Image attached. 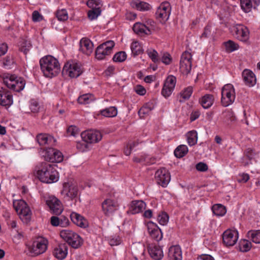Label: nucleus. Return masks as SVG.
Returning a JSON list of instances; mask_svg holds the SVG:
<instances>
[{"label":"nucleus","instance_id":"f3484780","mask_svg":"<svg viewBox=\"0 0 260 260\" xmlns=\"http://www.w3.org/2000/svg\"><path fill=\"white\" fill-rule=\"evenodd\" d=\"M46 204L53 214L59 215L62 213L63 208L61 202L55 197H49L46 200Z\"/></svg>","mask_w":260,"mask_h":260},{"label":"nucleus","instance_id":"39448f33","mask_svg":"<svg viewBox=\"0 0 260 260\" xmlns=\"http://www.w3.org/2000/svg\"><path fill=\"white\" fill-rule=\"evenodd\" d=\"M60 236L74 248H78L82 244L81 237L72 231L62 230L60 233Z\"/></svg>","mask_w":260,"mask_h":260},{"label":"nucleus","instance_id":"2f4dec72","mask_svg":"<svg viewBox=\"0 0 260 260\" xmlns=\"http://www.w3.org/2000/svg\"><path fill=\"white\" fill-rule=\"evenodd\" d=\"M214 97L212 94H206L200 100V103L205 109L210 108L213 104Z\"/></svg>","mask_w":260,"mask_h":260},{"label":"nucleus","instance_id":"dca6fc26","mask_svg":"<svg viewBox=\"0 0 260 260\" xmlns=\"http://www.w3.org/2000/svg\"><path fill=\"white\" fill-rule=\"evenodd\" d=\"M238 239V233L237 231L228 229L222 234L223 243L226 246H234L236 243Z\"/></svg>","mask_w":260,"mask_h":260},{"label":"nucleus","instance_id":"1a4fd4ad","mask_svg":"<svg viewBox=\"0 0 260 260\" xmlns=\"http://www.w3.org/2000/svg\"><path fill=\"white\" fill-rule=\"evenodd\" d=\"M171 13V7L167 2L162 3L157 8L155 13L156 18L160 22L164 23L166 22L169 17Z\"/></svg>","mask_w":260,"mask_h":260},{"label":"nucleus","instance_id":"a18cd8bd","mask_svg":"<svg viewBox=\"0 0 260 260\" xmlns=\"http://www.w3.org/2000/svg\"><path fill=\"white\" fill-rule=\"evenodd\" d=\"M241 8L246 13L251 11L252 7L251 0H240Z\"/></svg>","mask_w":260,"mask_h":260},{"label":"nucleus","instance_id":"774afa93","mask_svg":"<svg viewBox=\"0 0 260 260\" xmlns=\"http://www.w3.org/2000/svg\"><path fill=\"white\" fill-rule=\"evenodd\" d=\"M211 34V26L209 25H207L204 29V31L202 35V37L207 38Z\"/></svg>","mask_w":260,"mask_h":260},{"label":"nucleus","instance_id":"e433bc0d","mask_svg":"<svg viewBox=\"0 0 260 260\" xmlns=\"http://www.w3.org/2000/svg\"><path fill=\"white\" fill-rule=\"evenodd\" d=\"M168 256L170 260H178L179 257V246H172L169 249Z\"/></svg>","mask_w":260,"mask_h":260},{"label":"nucleus","instance_id":"bf43d9fd","mask_svg":"<svg viewBox=\"0 0 260 260\" xmlns=\"http://www.w3.org/2000/svg\"><path fill=\"white\" fill-rule=\"evenodd\" d=\"M121 239L119 236L111 238L109 240V244L112 246L118 245L121 243Z\"/></svg>","mask_w":260,"mask_h":260},{"label":"nucleus","instance_id":"aec40b11","mask_svg":"<svg viewBox=\"0 0 260 260\" xmlns=\"http://www.w3.org/2000/svg\"><path fill=\"white\" fill-rule=\"evenodd\" d=\"M68 245L66 243H60L53 250V255L58 259H64L68 254Z\"/></svg>","mask_w":260,"mask_h":260},{"label":"nucleus","instance_id":"423d86ee","mask_svg":"<svg viewBox=\"0 0 260 260\" xmlns=\"http://www.w3.org/2000/svg\"><path fill=\"white\" fill-rule=\"evenodd\" d=\"M235 92L233 85L228 84L225 85L222 88L221 100L222 105L227 107L232 104L235 101Z\"/></svg>","mask_w":260,"mask_h":260},{"label":"nucleus","instance_id":"680f3d73","mask_svg":"<svg viewBox=\"0 0 260 260\" xmlns=\"http://www.w3.org/2000/svg\"><path fill=\"white\" fill-rule=\"evenodd\" d=\"M100 2L99 0H89L87 2V5L88 7L91 8V9L98 8Z\"/></svg>","mask_w":260,"mask_h":260},{"label":"nucleus","instance_id":"0e129e2a","mask_svg":"<svg viewBox=\"0 0 260 260\" xmlns=\"http://www.w3.org/2000/svg\"><path fill=\"white\" fill-rule=\"evenodd\" d=\"M188 152V149L187 146L185 145H180V158L183 157Z\"/></svg>","mask_w":260,"mask_h":260},{"label":"nucleus","instance_id":"6e6552de","mask_svg":"<svg viewBox=\"0 0 260 260\" xmlns=\"http://www.w3.org/2000/svg\"><path fill=\"white\" fill-rule=\"evenodd\" d=\"M47 240L41 239L35 241L32 245L28 247V251L31 256H37L44 253L47 248Z\"/></svg>","mask_w":260,"mask_h":260},{"label":"nucleus","instance_id":"c9c22d12","mask_svg":"<svg viewBox=\"0 0 260 260\" xmlns=\"http://www.w3.org/2000/svg\"><path fill=\"white\" fill-rule=\"evenodd\" d=\"M102 115L106 117H115L117 114V109L115 107H110L100 111Z\"/></svg>","mask_w":260,"mask_h":260},{"label":"nucleus","instance_id":"bb28decb","mask_svg":"<svg viewBox=\"0 0 260 260\" xmlns=\"http://www.w3.org/2000/svg\"><path fill=\"white\" fill-rule=\"evenodd\" d=\"M72 221L77 225L85 228L88 226L87 220L82 216L76 212H72L70 215Z\"/></svg>","mask_w":260,"mask_h":260},{"label":"nucleus","instance_id":"393cba45","mask_svg":"<svg viewBox=\"0 0 260 260\" xmlns=\"http://www.w3.org/2000/svg\"><path fill=\"white\" fill-rule=\"evenodd\" d=\"M242 77L245 84L249 87L254 85L256 79L254 74L250 70L245 69L242 73Z\"/></svg>","mask_w":260,"mask_h":260},{"label":"nucleus","instance_id":"49530a36","mask_svg":"<svg viewBox=\"0 0 260 260\" xmlns=\"http://www.w3.org/2000/svg\"><path fill=\"white\" fill-rule=\"evenodd\" d=\"M101 13L100 7H98V8L91 9L88 12V17L91 20L96 19Z\"/></svg>","mask_w":260,"mask_h":260},{"label":"nucleus","instance_id":"8fccbe9b","mask_svg":"<svg viewBox=\"0 0 260 260\" xmlns=\"http://www.w3.org/2000/svg\"><path fill=\"white\" fill-rule=\"evenodd\" d=\"M56 15L58 19L60 21H65L68 18V14L65 9L58 10Z\"/></svg>","mask_w":260,"mask_h":260},{"label":"nucleus","instance_id":"2eb2a0df","mask_svg":"<svg viewBox=\"0 0 260 260\" xmlns=\"http://www.w3.org/2000/svg\"><path fill=\"white\" fill-rule=\"evenodd\" d=\"M176 84V78L173 76H169L166 79L161 90L162 95L165 97H169L173 91Z\"/></svg>","mask_w":260,"mask_h":260},{"label":"nucleus","instance_id":"4be33fe9","mask_svg":"<svg viewBox=\"0 0 260 260\" xmlns=\"http://www.w3.org/2000/svg\"><path fill=\"white\" fill-rule=\"evenodd\" d=\"M146 208V204L141 200H136L132 202L127 213L135 214L142 212Z\"/></svg>","mask_w":260,"mask_h":260},{"label":"nucleus","instance_id":"473e14b6","mask_svg":"<svg viewBox=\"0 0 260 260\" xmlns=\"http://www.w3.org/2000/svg\"><path fill=\"white\" fill-rule=\"evenodd\" d=\"M186 138L188 145L190 146H193L197 143V132L194 130L189 131L186 134Z\"/></svg>","mask_w":260,"mask_h":260},{"label":"nucleus","instance_id":"79ce46f5","mask_svg":"<svg viewBox=\"0 0 260 260\" xmlns=\"http://www.w3.org/2000/svg\"><path fill=\"white\" fill-rule=\"evenodd\" d=\"M19 46V50L23 52L25 54H26L30 49L31 45L30 41L22 40V41L20 42Z\"/></svg>","mask_w":260,"mask_h":260},{"label":"nucleus","instance_id":"72a5a7b5","mask_svg":"<svg viewBox=\"0 0 260 260\" xmlns=\"http://www.w3.org/2000/svg\"><path fill=\"white\" fill-rule=\"evenodd\" d=\"M223 121L228 125L236 120L234 112L231 110L225 111L223 113Z\"/></svg>","mask_w":260,"mask_h":260},{"label":"nucleus","instance_id":"7c9ffc66","mask_svg":"<svg viewBox=\"0 0 260 260\" xmlns=\"http://www.w3.org/2000/svg\"><path fill=\"white\" fill-rule=\"evenodd\" d=\"M131 6L133 8L141 11H148L150 9V5L146 2L140 0L133 1L131 3Z\"/></svg>","mask_w":260,"mask_h":260},{"label":"nucleus","instance_id":"0eeeda50","mask_svg":"<svg viewBox=\"0 0 260 260\" xmlns=\"http://www.w3.org/2000/svg\"><path fill=\"white\" fill-rule=\"evenodd\" d=\"M82 71L81 68V64L75 61H69L67 62L62 70V74L68 75L71 78H77L79 77Z\"/></svg>","mask_w":260,"mask_h":260},{"label":"nucleus","instance_id":"5fc2aeb1","mask_svg":"<svg viewBox=\"0 0 260 260\" xmlns=\"http://www.w3.org/2000/svg\"><path fill=\"white\" fill-rule=\"evenodd\" d=\"M67 132L69 136L75 137L79 133V129L76 126L71 125L68 127Z\"/></svg>","mask_w":260,"mask_h":260},{"label":"nucleus","instance_id":"b1692460","mask_svg":"<svg viewBox=\"0 0 260 260\" xmlns=\"http://www.w3.org/2000/svg\"><path fill=\"white\" fill-rule=\"evenodd\" d=\"M148 231L150 236L156 241L160 240L162 237L160 230L157 225L152 222H150L147 224Z\"/></svg>","mask_w":260,"mask_h":260},{"label":"nucleus","instance_id":"a19ab883","mask_svg":"<svg viewBox=\"0 0 260 260\" xmlns=\"http://www.w3.org/2000/svg\"><path fill=\"white\" fill-rule=\"evenodd\" d=\"M248 237L255 243H260V230L250 231L247 233Z\"/></svg>","mask_w":260,"mask_h":260},{"label":"nucleus","instance_id":"e2e57ef3","mask_svg":"<svg viewBox=\"0 0 260 260\" xmlns=\"http://www.w3.org/2000/svg\"><path fill=\"white\" fill-rule=\"evenodd\" d=\"M60 226L61 227H66L69 224L68 218L64 216H61L59 217Z\"/></svg>","mask_w":260,"mask_h":260},{"label":"nucleus","instance_id":"3c124183","mask_svg":"<svg viewBox=\"0 0 260 260\" xmlns=\"http://www.w3.org/2000/svg\"><path fill=\"white\" fill-rule=\"evenodd\" d=\"M169 216L165 212H162L159 214L157 217L158 222L161 225H165L168 222Z\"/></svg>","mask_w":260,"mask_h":260},{"label":"nucleus","instance_id":"4c0bfd02","mask_svg":"<svg viewBox=\"0 0 260 260\" xmlns=\"http://www.w3.org/2000/svg\"><path fill=\"white\" fill-rule=\"evenodd\" d=\"M131 49L134 56H136L143 53L142 48L137 41H134L132 43Z\"/></svg>","mask_w":260,"mask_h":260},{"label":"nucleus","instance_id":"f704fd0d","mask_svg":"<svg viewBox=\"0 0 260 260\" xmlns=\"http://www.w3.org/2000/svg\"><path fill=\"white\" fill-rule=\"evenodd\" d=\"M213 213L217 216H223L226 212L225 206L221 204H215L212 207Z\"/></svg>","mask_w":260,"mask_h":260},{"label":"nucleus","instance_id":"4468645a","mask_svg":"<svg viewBox=\"0 0 260 260\" xmlns=\"http://www.w3.org/2000/svg\"><path fill=\"white\" fill-rule=\"evenodd\" d=\"M61 193L64 198H68L69 199L73 200L78 196V187L76 185L69 182L64 183L63 184V189Z\"/></svg>","mask_w":260,"mask_h":260},{"label":"nucleus","instance_id":"13d9d810","mask_svg":"<svg viewBox=\"0 0 260 260\" xmlns=\"http://www.w3.org/2000/svg\"><path fill=\"white\" fill-rule=\"evenodd\" d=\"M148 55L154 62H156L159 61L158 53L155 50H152L148 51Z\"/></svg>","mask_w":260,"mask_h":260},{"label":"nucleus","instance_id":"ddd939ff","mask_svg":"<svg viewBox=\"0 0 260 260\" xmlns=\"http://www.w3.org/2000/svg\"><path fill=\"white\" fill-rule=\"evenodd\" d=\"M155 179L158 185L166 187L170 181V174L167 169L161 168L155 172Z\"/></svg>","mask_w":260,"mask_h":260},{"label":"nucleus","instance_id":"c85d7f7f","mask_svg":"<svg viewBox=\"0 0 260 260\" xmlns=\"http://www.w3.org/2000/svg\"><path fill=\"white\" fill-rule=\"evenodd\" d=\"M37 140L40 146H44L46 144L52 145L55 142L53 137L46 134H40L37 136Z\"/></svg>","mask_w":260,"mask_h":260},{"label":"nucleus","instance_id":"9d476101","mask_svg":"<svg viewBox=\"0 0 260 260\" xmlns=\"http://www.w3.org/2000/svg\"><path fill=\"white\" fill-rule=\"evenodd\" d=\"M115 43L113 41H108L99 45L95 50V57L99 60L104 59L109 55L114 47Z\"/></svg>","mask_w":260,"mask_h":260},{"label":"nucleus","instance_id":"58836bf2","mask_svg":"<svg viewBox=\"0 0 260 260\" xmlns=\"http://www.w3.org/2000/svg\"><path fill=\"white\" fill-rule=\"evenodd\" d=\"M152 109L153 108L151 106V105L149 103H147L139 110L138 114L141 118L144 117L150 113Z\"/></svg>","mask_w":260,"mask_h":260},{"label":"nucleus","instance_id":"ea45409f","mask_svg":"<svg viewBox=\"0 0 260 260\" xmlns=\"http://www.w3.org/2000/svg\"><path fill=\"white\" fill-rule=\"evenodd\" d=\"M225 50L228 52H232L239 49V45L232 40L224 43Z\"/></svg>","mask_w":260,"mask_h":260},{"label":"nucleus","instance_id":"20e7f679","mask_svg":"<svg viewBox=\"0 0 260 260\" xmlns=\"http://www.w3.org/2000/svg\"><path fill=\"white\" fill-rule=\"evenodd\" d=\"M3 82L8 88L17 92L22 90L25 84V80L22 78L14 75L6 76L4 77Z\"/></svg>","mask_w":260,"mask_h":260},{"label":"nucleus","instance_id":"052dcab7","mask_svg":"<svg viewBox=\"0 0 260 260\" xmlns=\"http://www.w3.org/2000/svg\"><path fill=\"white\" fill-rule=\"evenodd\" d=\"M196 169L200 172H205L208 169V166L204 162H200L196 166Z\"/></svg>","mask_w":260,"mask_h":260},{"label":"nucleus","instance_id":"603ef678","mask_svg":"<svg viewBox=\"0 0 260 260\" xmlns=\"http://www.w3.org/2000/svg\"><path fill=\"white\" fill-rule=\"evenodd\" d=\"M191 69V63H190L189 68H188L186 66V62H184V61L182 62H180V72H181L182 74H185V75L188 74L190 72Z\"/></svg>","mask_w":260,"mask_h":260},{"label":"nucleus","instance_id":"69168bd1","mask_svg":"<svg viewBox=\"0 0 260 260\" xmlns=\"http://www.w3.org/2000/svg\"><path fill=\"white\" fill-rule=\"evenodd\" d=\"M32 19L35 22L40 21L42 19V16L38 11H35L32 14Z\"/></svg>","mask_w":260,"mask_h":260},{"label":"nucleus","instance_id":"cd10ccee","mask_svg":"<svg viewBox=\"0 0 260 260\" xmlns=\"http://www.w3.org/2000/svg\"><path fill=\"white\" fill-rule=\"evenodd\" d=\"M133 160L135 162L141 163L146 165H150L155 164L157 158L148 155L143 154L139 157H134Z\"/></svg>","mask_w":260,"mask_h":260},{"label":"nucleus","instance_id":"6ab92c4d","mask_svg":"<svg viewBox=\"0 0 260 260\" xmlns=\"http://www.w3.org/2000/svg\"><path fill=\"white\" fill-rule=\"evenodd\" d=\"M119 207L118 202L111 199L105 200L102 203V209L106 215H109Z\"/></svg>","mask_w":260,"mask_h":260},{"label":"nucleus","instance_id":"a211bd4d","mask_svg":"<svg viewBox=\"0 0 260 260\" xmlns=\"http://www.w3.org/2000/svg\"><path fill=\"white\" fill-rule=\"evenodd\" d=\"M234 32L235 37L240 41L246 42L249 40V29L243 25H237L234 28Z\"/></svg>","mask_w":260,"mask_h":260},{"label":"nucleus","instance_id":"9b49d317","mask_svg":"<svg viewBox=\"0 0 260 260\" xmlns=\"http://www.w3.org/2000/svg\"><path fill=\"white\" fill-rule=\"evenodd\" d=\"M43 156L45 160L51 162H59L63 160L61 152L53 148H48L44 151Z\"/></svg>","mask_w":260,"mask_h":260},{"label":"nucleus","instance_id":"338daca9","mask_svg":"<svg viewBox=\"0 0 260 260\" xmlns=\"http://www.w3.org/2000/svg\"><path fill=\"white\" fill-rule=\"evenodd\" d=\"M135 91L139 95H143L146 93L145 89L141 85H137L135 87Z\"/></svg>","mask_w":260,"mask_h":260},{"label":"nucleus","instance_id":"412c9836","mask_svg":"<svg viewBox=\"0 0 260 260\" xmlns=\"http://www.w3.org/2000/svg\"><path fill=\"white\" fill-rule=\"evenodd\" d=\"M12 104V94L7 89L0 87V105L3 106H10Z\"/></svg>","mask_w":260,"mask_h":260},{"label":"nucleus","instance_id":"4d7b16f0","mask_svg":"<svg viewBox=\"0 0 260 260\" xmlns=\"http://www.w3.org/2000/svg\"><path fill=\"white\" fill-rule=\"evenodd\" d=\"M161 60L165 64H169L171 62L172 57L169 53L165 52L162 55Z\"/></svg>","mask_w":260,"mask_h":260},{"label":"nucleus","instance_id":"c756f323","mask_svg":"<svg viewBox=\"0 0 260 260\" xmlns=\"http://www.w3.org/2000/svg\"><path fill=\"white\" fill-rule=\"evenodd\" d=\"M133 29L136 34L140 35L151 34L150 29L145 24L140 22L136 23L133 26Z\"/></svg>","mask_w":260,"mask_h":260},{"label":"nucleus","instance_id":"f03ea898","mask_svg":"<svg viewBox=\"0 0 260 260\" xmlns=\"http://www.w3.org/2000/svg\"><path fill=\"white\" fill-rule=\"evenodd\" d=\"M41 69L44 76L52 78L58 74L60 68L58 60L52 56L48 55L40 60Z\"/></svg>","mask_w":260,"mask_h":260},{"label":"nucleus","instance_id":"37998d69","mask_svg":"<svg viewBox=\"0 0 260 260\" xmlns=\"http://www.w3.org/2000/svg\"><path fill=\"white\" fill-rule=\"evenodd\" d=\"M93 100V97L91 94H84L80 96L78 102L80 104H87Z\"/></svg>","mask_w":260,"mask_h":260},{"label":"nucleus","instance_id":"de8ad7c7","mask_svg":"<svg viewBox=\"0 0 260 260\" xmlns=\"http://www.w3.org/2000/svg\"><path fill=\"white\" fill-rule=\"evenodd\" d=\"M126 58V54L124 51L116 53L113 57V60L115 62H123Z\"/></svg>","mask_w":260,"mask_h":260},{"label":"nucleus","instance_id":"f257e3e1","mask_svg":"<svg viewBox=\"0 0 260 260\" xmlns=\"http://www.w3.org/2000/svg\"><path fill=\"white\" fill-rule=\"evenodd\" d=\"M57 165L49 162H42L36 167L37 175L42 182L52 183L58 180Z\"/></svg>","mask_w":260,"mask_h":260},{"label":"nucleus","instance_id":"f8f14e48","mask_svg":"<svg viewBox=\"0 0 260 260\" xmlns=\"http://www.w3.org/2000/svg\"><path fill=\"white\" fill-rule=\"evenodd\" d=\"M81 136L85 143H97L102 138V135L99 131L92 129L82 132Z\"/></svg>","mask_w":260,"mask_h":260},{"label":"nucleus","instance_id":"864d4df0","mask_svg":"<svg viewBox=\"0 0 260 260\" xmlns=\"http://www.w3.org/2000/svg\"><path fill=\"white\" fill-rule=\"evenodd\" d=\"M251 247V244L247 240H244L240 244L241 250L243 252H247L249 251Z\"/></svg>","mask_w":260,"mask_h":260},{"label":"nucleus","instance_id":"7ed1b4c3","mask_svg":"<svg viewBox=\"0 0 260 260\" xmlns=\"http://www.w3.org/2000/svg\"><path fill=\"white\" fill-rule=\"evenodd\" d=\"M13 207L24 223H27L29 222L31 215V211L24 200H19L14 201Z\"/></svg>","mask_w":260,"mask_h":260},{"label":"nucleus","instance_id":"c03bdc74","mask_svg":"<svg viewBox=\"0 0 260 260\" xmlns=\"http://www.w3.org/2000/svg\"><path fill=\"white\" fill-rule=\"evenodd\" d=\"M193 88L192 86H188L184 88L180 93L181 98H182L184 101L188 100L192 93Z\"/></svg>","mask_w":260,"mask_h":260},{"label":"nucleus","instance_id":"09e8293b","mask_svg":"<svg viewBox=\"0 0 260 260\" xmlns=\"http://www.w3.org/2000/svg\"><path fill=\"white\" fill-rule=\"evenodd\" d=\"M191 55L189 52H185L183 53L181 57V60L180 62H186V66L189 68L190 66V63L191 62Z\"/></svg>","mask_w":260,"mask_h":260},{"label":"nucleus","instance_id":"5701e85b","mask_svg":"<svg viewBox=\"0 0 260 260\" xmlns=\"http://www.w3.org/2000/svg\"><path fill=\"white\" fill-rule=\"evenodd\" d=\"M148 250L151 257L154 260H160L164 256L161 248L155 244H151L148 246Z\"/></svg>","mask_w":260,"mask_h":260},{"label":"nucleus","instance_id":"6e6d98bb","mask_svg":"<svg viewBox=\"0 0 260 260\" xmlns=\"http://www.w3.org/2000/svg\"><path fill=\"white\" fill-rule=\"evenodd\" d=\"M249 175L248 174H240L237 177V181L239 183H246L249 180Z\"/></svg>","mask_w":260,"mask_h":260},{"label":"nucleus","instance_id":"a878e982","mask_svg":"<svg viewBox=\"0 0 260 260\" xmlns=\"http://www.w3.org/2000/svg\"><path fill=\"white\" fill-rule=\"evenodd\" d=\"M80 49L84 54L89 55L93 51V44L90 40L82 38L80 42Z\"/></svg>","mask_w":260,"mask_h":260}]
</instances>
